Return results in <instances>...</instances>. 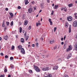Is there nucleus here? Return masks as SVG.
Returning a JSON list of instances; mask_svg holds the SVG:
<instances>
[{
  "label": "nucleus",
  "mask_w": 77,
  "mask_h": 77,
  "mask_svg": "<svg viewBox=\"0 0 77 77\" xmlns=\"http://www.w3.org/2000/svg\"><path fill=\"white\" fill-rule=\"evenodd\" d=\"M34 69H35V71L37 72H40V71H41V70H40V69H39V67H38L34 65Z\"/></svg>",
  "instance_id": "f257e3e1"
},
{
  "label": "nucleus",
  "mask_w": 77,
  "mask_h": 77,
  "mask_svg": "<svg viewBox=\"0 0 77 77\" xmlns=\"http://www.w3.org/2000/svg\"><path fill=\"white\" fill-rule=\"evenodd\" d=\"M42 70L43 71H48V70H49V68H48V67L43 68H42Z\"/></svg>",
  "instance_id": "f03ea898"
},
{
  "label": "nucleus",
  "mask_w": 77,
  "mask_h": 77,
  "mask_svg": "<svg viewBox=\"0 0 77 77\" xmlns=\"http://www.w3.org/2000/svg\"><path fill=\"white\" fill-rule=\"evenodd\" d=\"M72 19V17L71 16H69L67 17V20L68 21H71Z\"/></svg>",
  "instance_id": "7ed1b4c3"
},
{
  "label": "nucleus",
  "mask_w": 77,
  "mask_h": 77,
  "mask_svg": "<svg viewBox=\"0 0 77 77\" xmlns=\"http://www.w3.org/2000/svg\"><path fill=\"white\" fill-rule=\"evenodd\" d=\"M72 47H71V45H69V48L66 49L67 51H70L72 50Z\"/></svg>",
  "instance_id": "20e7f679"
},
{
  "label": "nucleus",
  "mask_w": 77,
  "mask_h": 77,
  "mask_svg": "<svg viewBox=\"0 0 77 77\" xmlns=\"http://www.w3.org/2000/svg\"><path fill=\"white\" fill-rule=\"evenodd\" d=\"M26 35H27V32H26L24 34V35L25 38H26V40L27 41L28 40V38H29V36H26Z\"/></svg>",
  "instance_id": "39448f33"
},
{
  "label": "nucleus",
  "mask_w": 77,
  "mask_h": 77,
  "mask_svg": "<svg viewBox=\"0 0 77 77\" xmlns=\"http://www.w3.org/2000/svg\"><path fill=\"white\" fill-rule=\"evenodd\" d=\"M73 23L74 27H77V21H75Z\"/></svg>",
  "instance_id": "423d86ee"
},
{
  "label": "nucleus",
  "mask_w": 77,
  "mask_h": 77,
  "mask_svg": "<svg viewBox=\"0 0 77 77\" xmlns=\"http://www.w3.org/2000/svg\"><path fill=\"white\" fill-rule=\"evenodd\" d=\"M33 9L32 8H30L28 9V12L29 13H32V10Z\"/></svg>",
  "instance_id": "0eeeda50"
},
{
  "label": "nucleus",
  "mask_w": 77,
  "mask_h": 77,
  "mask_svg": "<svg viewBox=\"0 0 77 77\" xmlns=\"http://www.w3.org/2000/svg\"><path fill=\"white\" fill-rule=\"evenodd\" d=\"M21 50V52L22 54H24L25 51H24V49L23 48H22Z\"/></svg>",
  "instance_id": "6e6552de"
},
{
  "label": "nucleus",
  "mask_w": 77,
  "mask_h": 77,
  "mask_svg": "<svg viewBox=\"0 0 77 77\" xmlns=\"http://www.w3.org/2000/svg\"><path fill=\"white\" fill-rule=\"evenodd\" d=\"M71 56H72V55L71 54H70L68 55V56L67 57V59H69V57H71Z\"/></svg>",
  "instance_id": "1a4fd4ad"
},
{
  "label": "nucleus",
  "mask_w": 77,
  "mask_h": 77,
  "mask_svg": "<svg viewBox=\"0 0 77 77\" xmlns=\"http://www.w3.org/2000/svg\"><path fill=\"white\" fill-rule=\"evenodd\" d=\"M48 57V55H44L42 56V57H43V58H44V59H45V58H46V57Z\"/></svg>",
  "instance_id": "9d476101"
},
{
  "label": "nucleus",
  "mask_w": 77,
  "mask_h": 77,
  "mask_svg": "<svg viewBox=\"0 0 77 77\" xmlns=\"http://www.w3.org/2000/svg\"><path fill=\"white\" fill-rule=\"evenodd\" d=\"M69 33H71V26L70 25L69 28Z\"/></svg>",
  "instance_id": "9b49d317"
},
{
  "label": "nucleus",
  "mask_w": 77,
  "mask_h": 77,
  "mask_svg": "<svg viewBox=\"0 0 77 77\" xmlns=\"http://www.w3.org/2000/svg\"><path fill=\"white\" fill-rule=\"evenodd\" d=\"M58 66H55L53 67V69H54V70L57 69H58Z\"/></svg>",
  "instance_id": "f8f14e48"
},
{
  "label": "nucleus",
  "mask_w": 77,
  "mask_h": 77,
  "mask_svg": "<svg viewBox=\"0 0 77 77\" xmlns=\"http://www.w3.org/2000/svg\"><path fill=\"white\" fill-rule=\"evenodd\" d=\"M18 48L19 50H21V49L22 48V46L21 45H19L18 46Z\"/></svg>",
  "instance_id": "ddd939ff"
},
{
  "label": "nucleus",
  "mask_w": 77,
  "mask_h": 77,
  "mask_svg": "<svg viewBox=\"0 0 77 77\" xmlns=\"http://www.w3.org/2000/svg\"><path fill=\"white\" fill-rule=\"evenodd\" d=\"M25 4L26 5H27V4L29 3V2H28V0H25Z\"/></svg>",
  "instance_id": "4468645a"
},
{
  "label": "nucleus",
  "mask_w": 77,
  "mask_h": 77,
  "mask_svg": "<svg viewBox=\"0 0 77 77\" xmlns=\"http://www.w3.org/2000/svg\"><path fill=\"white\" fill-rule=\"evenodd\" d=\"M8 36L7 35L6 36H5L4 37V39H5V40H7L8 39Z\"/></svg>",
  "instance_id": "2eb2a0df"
},
{
  "label": "nucleus",
  "mask_w": 77,
  "mask_h": 77,
  "mask_svg": "<svg viewBox=\"0 0 77 77\" xmlns=\"http://www.w3.org/2000/svg\"><path fill=\"white\" fill-rule=\"evenodd\" d=\"M21 42L22 43H23L24 42V38H22L21 39Z\"/></svg>",
  "instance_id": "dca6fc26"
},
{
  "label": "nucleus",
  "mask_w": 77,
  "mask_h": 77,
  "mask_svg": "<svg viewBox=\"0 0 77 77\" xmlns=\"http://www.w3.org/2000/svg\"><path fill=\"white\" fill-rule=\"evenodd\" d=\"M8 71V69H7V68H6V67H5L4 68V72H6Z\"/></svg>",
  "instance_id": "f3484780"
},
{
  "label": "nucleus",
  "mask_w": 77,
  "mask_h": 77,
  "mask_svg": "<svg viewBox=\"0 0 77 77\" xmlns=\"http://www.w3.org/2000/svg\"><path fill=\"white\" fill-rule=\"evenodd\" d=\"M28 23V21H27V20H25L24 23V25H27V24Z\"/></svg>",
  "instance_id": "a211bd4d"
},
{
  "label": "nucleus",
  "mask_w": 77,
  "mask_h": 77,
  "mask_svg": "<svg viewBox=\"0 0 77 77\" xmlns=\"http://www.w3.org/2000/svg\"><path fill=\"white\" fill-rule=\"evenodd\" d=\"M44 77H52V75L51 74H49L48 76H44Z\"/></svg>",
  "instance_id": "6ab92c4d"
},
{
  "label": "nucleus",
  "mask_w": 77,
  "mask_h": 77,
  "mask_svg": "<svg viewBox=\"0 0 77 77\" xmlns=\"http://www.w3.org/2000/svg\"><path fill=\"white\" fill-rule=\"evenodd\" d=\"M49 42L50 44H53V42H54V40H52L49 41Z\"/></svg>",
  "instance_id": "aec40b11"
},
{
  "label": "nucleus",
  "mask_w": 77,
  "mask_h": 77,
  "mask_svg": "<svg viewBox=\"0 0 77 77\" xmlns=\"http://www.w3.org/2000/svg\"><path fill=\"white\" fill-rule=\"evenodd\" d=\"M57 8H58V5H55L54 6V9H57Z\"/></svg>",
  "instance_id": "412c9836"
},
{
  "label": "nucleus",
  "mask_w": 77,
  "mask_h": 77,
  "mask_svg": "<svg viewBox=\"0 0 77 77\" xmlns=\"http://www.w3.org/2000/svg\"><path fill=\"white\" fill-rule=\"evenodd\" d=\"M69 7L70 8V7H72V4L71 3L70 4H69L68 5Z\"/></svg>",
  "instance_id": "4be33fe9"
},
{
  "label": "nucleus",
  "mask_w": 77,
  "mask_h": 77,
  "mask_svg": "<svg viewBox=\"0 0 77 77\" xmlns=\"http://www.w3.org/2000/svg\"><path fill=\"white\" fill-rule=\"evenodd\" d=\"M19 32L20 33H21L22 32V28L20 27L19 28Z\"/></svg>",
  "instance_id": "5701e85b"
},
{
  "label": "nucleus",
  "mask_w": 77,
  "mask_h": 77,
  "mask_svg": "<svg viewBox=\"0 0 77 77\" xmlns=\"http://www.w3.org/2000/svg\"><path fill=\"white\" fill-rule=\"evenodd\" d=\"M9 14L11 16V17H13L14 16V14L10 12L9 13Z\"/></svg>",
  "instance_id": "b1692460"
},
{
  "label": "nucleus",
  "mask_w": 77,
  "mask_h": 77,
  "mask_svg": "<svg viewBox=\"0 0 77 77\" xmlns=\"http://www.w3.org/2000/svg\"><path fill=\"white\" fill-rule=\"evenodd\" d=\"M36 26H37V27H38V25H41V23H36Z\"/></svg>",
  "instance_id": "393cba45"
},
{
  "label": "nucleus",
  "mask_w": 77,
  "mask_h": 77,
  "mask_svg": "<svg viewBox=\"0 0 77 77\" xmlns=\"http://www.w3.org/2000/svg\"><path fill=\"white\" fill-rule=\"evenodd\" d=\"M63 48L64 49H65L66 48V44L65 43L64 45Z\"/></svg>",
  "instance_id": "a878e982"
},
{
  "label": "nucleus",
  "mask_w": 77,
  "mask_h": 77,
  "mask_svg": "<svg viewBox=\"0 0 77 77\" xmlns=\"http://www.w3.org/2000/svg\"><path fill=\"white\" fill-rule=\"evenodd\" d=\"M40 6L42 8V9H43V8H44V5L42 4H41L40 5Z\"/></svg>",
  "instance_id": "bb28decb"
},
{
  "label": "nucleus",
  "mask_w": 77,
  "mask_h": 77,
  "mask_svg": "<svg viewBox=\"0 0 77 77\" xmlns=\"http://www.w3.org/2000/svg\"><path fill=\"white\" fill-rule=\"evenodd\" d=\"M68 23H66L65 25V27H68Z\"/></svg>",
  "instance_id": "cd10ccee"
},
{
  "label": "nucleus",
  "mask_w": 77,
  "mask_h": 77,
  "mask_svg": "<svg viewBox=\"0 0 77 77\" xmlns=\"http://www.w3.org/2000/svg\"><path fill=\"white\" fill-rule=\"evenodd\" d=\"M76 15H77V13H75V14H74V16H75V18H76V19H77V16Z\"/></svg>",
  "instance_id": "c85d7f7f"
},
{
  "label": "nucleus",
  "mask_w": 77,
  "mask_h": 77,
  "mask_svg": "<svg viewBox=\"0 0 77 77\" xmlns=\"http://www.w3.org/2000/svg\"><path fill=\"white\" fill-rule=\"evenodd\" d=\"M5 21L4 20H3V23H2V27H5Z\"/></svg>",
  "instance_id": "c756f323"
},
{
  "label": "nucleus",
  "mask_w": 77,
  "mask_h": 77,
  "mask_svg": "<svg viewBox=\"0 0 77 77\" xmlns=\"http://www.w3.org/2000/svg\"><path fill=\"white\" fill-rule=\"evenodd\" d=\"M14 48H15V47H14V46L12 45L11 48V50H14Z\"/></svg>",
  "instance_id": "7c9ffc66"
},
{
  "label": "nucleus",
  "mask_w": 77,
  "mask_h": 77,
  "mask_svg": "<svg viewBox=\"0 0 77 77\" xmlns=\"http://www.w3.org/2000/svg\"><path fill=\"white\" fill-rule=\"evenodd\" d=\"M29 73H32V70H29Z\"/></svg>",
  "instance_id": "2f4dec72"
},
{
  "label": "nucleus",
  "mask_w": 77,
  "mask_h": 77,
  "mask_svg": "<svg viewBox=\"0 0 77 77\" xmlns=\"http://www.w3.org/2000/svg\"><path fill=\"white\" fill-rule=\"evenodd\" d=\"M13 24H14V22H13V21H12L11 22L10 24L11 26H13Z\"/></svg>",
  "instance_id": "473e14b6"
},
{
  "label": "nucleus",
  "mask_w": 77,
  "mask_h": 77,
  "mask_svg": "<svg viewBox=\"0 0 77 77\" xmlns=\"http://www.w3.org/2000/svg\"><path fill=\"white\" fill-rule=\"evenodd\" d=\"M6 23L7 25V26H9V22H6Z\"/></svg>",
  "instance_id": "72a5a7b5"
},
{
  "label": "nucleus",
  "mask_w": 77,
  "mask_h": 77,
  "mask_svg": "<svg viewBox=\"0 0 77 77\" xmlns=\"http://www.w3.org/2000/svg\"><path fill=\"white\" fill-rule=\"evenodd\" d=\"M56 29H57V28L56 27L54 28V32H56Z\"/></svg>",
  "instance_id": "f704fd0d"
},
{
  "label": "nucleus",
  "mask_w": 77,
  "mask_h": 77,
  "mask_svg": "<svg viewBox=\"0 0 77 77\" xmlns=\"http://www.w3.org/2000/svg\"><path fill=\"white\" fill-rule=\"evenodd\" d=\"M10 60H13L14 59V58L12 57H10Z\"/></svg>",
  "instance_id": "c9c22d12"
},
{
  "label": "nucleus",
  "mask_w": 77,
  "mask_h": 77,
  "mask_svg": "<svg viewBox=\"0 0 77 77\" xmlns=\"http://www.w3.org/2000/svg\"><path fill=\"white\" fill-rule=\"evenodd\" d=\"M0 77H5V75H0Z\"/></svg>",
  "instance_id": "e433bc0d"
},
{
  "label": "nucleus",
  "mask_w": 77,
  "mask_h": 77,
  "mask_svg": "<svg viewBox=\"0 0 77 77\" xmlns=\"http://www.w3.org/2000/svg\"><path fill=\"white\" fill-rule=\"evenodd\" d=\"M14 65H11V68H13L14 67Z\"/></svg>",
  "instance_id": "4c0bfd02"
},
{
  "label": "nucleus",
  "mask_w": 77,
  "mask_h": 77,
  "mask_svg": "<svg viewBox=\"0 0 77 77\" xmlns=\"http://www.w3.org/2000/svg\"><path fill=\"white\" fill-rule=\"evenodd\" d=\"M17 8L18 9H21V7H20V6H18Z\"/></svg>",
  "instance_id": "58836bf2"
},
{
  "label": "nucleus",
  "mask_w": 77,
  "mask_h": 77,
  "mask_svg": "<svg viewBox=\"0 0 77 77\" xmlns=\"http://www.w3.org/2000/svg\"><path fill=\"white\" fill-rule=\"evenodd\" d=\"M49 23H50V25H53V22H50Z\"/></svg>",
  "instance_id": "ea45409f"
},
{
  "label": "nucleus",
  "mask_w": 77,
  "mask_h": 77,
  "mask_svg": "<svg viewBox=\"0 0 77 77\" xmlns=\"http://www.w3.org/2000/svg\"><path fill=\"white\" fill-rule=\"evenodd\" d=\"M64 77H68V76L66 75H64Z\"/></svg>",
  "instance_id": "a19ab883"
},
{
  "label": "nucleus",
  "mask_w": 77,
  "mask_h": 77,
  "mask_svg": "<svg viewBox=\"0 0 77 77\" xmlns=\"http://www.w3.org/2000/svg\"><path fill=\"white\" fill-rule=\"evenodd\" d=\"M54 50H56V49H57V47L55 46L54 48Z\"/></svg>",
  "instance_id": "79ce46f5"
},
{
  "label": "nucleus",
  "mask_w": 77,
  "mask_h": 77,
  "mask_svg": "<svg viewBox=\"0 0 77 77\" xmlns=\"http://www.w3.org/2000/svg\"><path fill=\"white\" fill-rule=\"evenodd\" d=\"M64 11L66 12L67 11V9L66 8H64Z\"/></svg>",
  "instance_id": "37998d69"
},
{
  "label": "nucleus",
  "mask_w": 77,
  "mask_h": 77,
  "mask_svg": "<svg viewBox=\"0 0 77 77\" xmlns=\"http://www.w3.org/2000/svg\"><path fill=\"white\" fill-rule=\"evenodd\" d=\"M49 22H51V19H49Z\"/></svg>",
  "instance_id": "c03bdc74"
},
{
  "label": "nucleus",
  "mask_w": 77,
  "mask_h": 77,
  "mask_svg": "<svg viewBox=\"0 0 77 77\" xmlns=\"http://www.w3.org/2000/svg\"><path fill=\"white\" fill-rule=\"evenodd\" d=\"M5 58H8V55H6L5 56Z\"/></svg>",
  "instance_id": "a18cd8bd"
},
{
  "label": "nucleus",
  "mask_w": 77,
  "mask_h": 77,
  "mask_svg": "<svg viewBox=\"0 0 77 77\" xmlns=\"http://www.w3.org/2000/svg\"><path fill=\"white\" fill-rule=\"evenodd\" d=\"M35 44H33L32 45V47H35Z\"/></svg>",
  "instance_id": "49530a36"
},
{
  "label": "nucleus",
  "mask_w": 77,
  "mask_h": 77,
  "mask_svg": "<svg viewBox=\"0 0 77 77\" xmlns=\"http://www.w3.org/2000/svg\"><path fill=\"white\" fill-rule=\"evenodd\" d=\"M28 29L29 30H30V29H31V26H29Z\"/></svg>",
  "instance_id": "de8ad7c7"
},
{
  "label": "nucleus",
  "mask_w": 77,
  "mask_h": 77,
  "mask_svg": "<svg viewBox=\"0 0 77 77\" xmlns=\"http://www.w3.org/2000/svg\"><path fill=\"white\" fill-rule=\"evenodd\" d=\"M0 55L1 56H3V53H0Z\"/></svg>",
  "instance_id": "09e8293b"
},
{
  "label": "nucleus",
  "mask_w": 77,
  "mask_h": 77,
  "mask_svg": "<svg viewBox=\"0 0 77 77\" xmlns=\"http://www.w3.org/2000/svg\"><path fill=\"white\" fill-rule=\"evenodd\" d=\"M52 12L51 13V15H53V13H54V11H52Z\"/></svg>",
  "instance_id": "8fccbe9b"
},
{
  "label": "nucleus",
  "mask_w": 77,
  "mask_h": 77,
  "mask_svg": "<svg viewBox=\"0 0 77 77\" xmlns=\"http://www.w3.org/2000/svg\"><path fill=\"white\" fill-rule=\"evenodd\" d=\"M7 29V28L6 27H5V29H4V31H5V30H6Z\"/></svg>",
  "instance_id": "3c124183"
},
{
  "label": "nucleus",
  "mask_w": 77,
  "mask_h": 77,
  "mask_svg": "<svg viewBox=\"0 0 77 77\" xmlns=\"http://www.w3.org/2000/svg\"><path fill=\"white\" fill-rule=\"evenodd\" d=\"M38 45H39V44H38V43H36V45L37 47H38Z\"/></svg>",
  "instance_id": "603ef678"
},
{
  "label": "nucleus",
  "mask_w": 77,
  "mask_h": 77,
  "mask_svg": "<svg viewBox=\"0 0 77 77\" xmlns=\"http://www.w3.org/2000/svg\"><path fill=\"white\" fill-rule=\"evenodd\" d=\"M5 10L6 11H8V8H5Z\"/></svg>",
  "instance_id": "864d4df0"
},
{
  "label": "nucleus",
  "mask_w": 77,
  "mask_h": 77,
  "mask_svg": "<svg viewBox=\"0 0 77 77\" xmlns=\"http://www.w3.org/2000/svg\"><path fill=\"white\" fill-rule=\"evenodd\" d=\"M47 1V3H50V1H49V0H46Z\"/></svg>",
  "instance_id": "5fc2aeb1"
},
{
  "label": "nucleus",
  "mask_w": 77,
  "mask_h": 77,
  "mask_svg": "<svg viewBox=\"0 0 77 77\" xmlns=\"http://www.w3.org/2000/svg\"><path fill=\"white\" fill-rule=\"evenodd\" d=\"M32 4H34L35 3V2L34 1H32Z\"/></svg>",
  "instance_id": "6e6d98bb"
},
{
  "label": "nucleus",
  "mask_w": 77,
  "mask_h": 77,
  "mask_svg": "<svg viewBox=\"0 0 77 77\" xmlns=\"http://www.w3.org/2000/svg\"><path fill=\"white\" fill-rule=\"evenodd\" d=\"M61 60V59L59 58L58 59V60L59 61V60Z\"/></svg>",
  "instance_id": "4d7b16f0"
},
{
  "label": "nucleus",
  "mask_w": 77,
  "mask_h": 77,
  "mask_svg": "<svg viewBox=\"0 0 77 77\" xmlns=\"http://www.w3.org/2000/svg\"><path fill=\"white\" fill-rule=\"evenodd\" d=\"M0 6H3V3H0Z\"/></svg>",
  "instance_id": "13d9d810"
},
{
  "label": "nucleus",
  "mask_w": 77,
  "mask_h": 77,
  "mask_svg": "<svg viewBox=\"0 0 77 77\" xmlns=\"http://www.w3.org/2000/svg\"><path fill=\"white\" fill-rule=\"evenodd\" d=\"M62 45H63V44H64V43L63 42H62L61 43Z\"/></svg>",
  "instance_id": "bf43d9fd"
},
{
  "label": "nucleus",
  "mask_w": 77,
  "mask_h": 77,
  "mask_svg": "<svg viewBox=\"0 0 77 77\" xmlns=\"http://www.w3.org/2000/svg\"><path fill=\"white\" fill-rule=\"evenodd\" d=\"M12 33L13 34H15V32H14V31H13L12 32Z\"/></svg>",
  "instance_id": "052dcab7"
},
{
  "label": "nucleus",
  "mask_w": 77,
  "mask_h": 77,
  "mask_svg": "<svg viewBox=\"0 0 77 77\" xmlns=\"http://www.w3.org/2000/svg\"><path fill=\"white\" fill-rule=\"evenodd\" d=\"M63 40V38H61V41H62Z\"/></svg>",
  "instance_id": "680f3d73"
},
{
  "label": "nucleus",
  "mask_w": 77,
  "mask_h": 77,
  "mask_svg": "<svg viewBox=\"0 0 77 77\" xmlns=\"http://www.w3.org/2000/svg\"><path fill=\"white\" fill-rule=\"evenodd\" d=\"M65 38H66V36H65L63 38V39L65 40Z\"/></svg>",
  "instance_id": "e2e57ef3"
},
{
  "label": "nucleus",
  "mask_w": 77,
  "mask_h": 77,
  "mask_svg": "<svg viewBox=\"0 0 77 77\" xmlns=\"http://www.w3.org/2000/svg\"><path fill=\"white\" fill-rule=\"evenodd\" d=\"M34 11L36 10V7H34Z\"/></svg>",
  "instance_id": "0e129e2a"
},
{
  "label": "nucleus",
  "mask_w": 77,
  "mask_h": 77,
  "mask_svg": "<svg viewBox=\"0 0 77 77\" xmlns=\"http://www.w3.org/2000/svg\"><path fill=\"white\" fill-rule=\"evenodd\" d=\"M16 36L17 38H18V35H16Z\"/></svg>",
  "instance_id": "69168bd1"
},
{
  "label": "nucleus",
  "mask_w": 77,
  "mask_h": 77,
  "mask_svg": "<svg viewBox=\"0 0 77 77\" xmlns=\"http://www.w3.org/2000/svg\"><path fill=\"white\" fill-rule=\"evenodd\" d=\"M8 77H11V75H9L8 76Z\"/></svg>",
  "instance_id": "338daca9"
},
{
  "label": "nucleus",
  "mask_w": 77,
  "mask_h": 77,
  "mask_svg": "<svg viewBox=\"0 0 77 77\" xmlns=\"http://www.w3.org/2000/svg\"><path fill=\"white\" fill-rule=\"evenodd\" d=\"M22 32L23 33H24V30H23Z\"/></svg>",
  "instance_id": "774afa93"
}]
</instances>
